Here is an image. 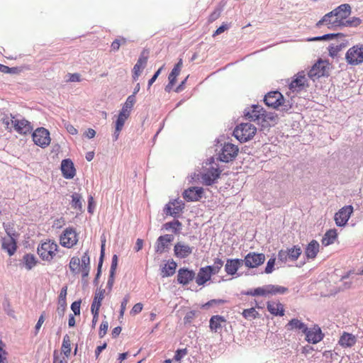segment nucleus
Listing matches in <instances>:
<instances>
[{"label": "nucleus", "instance_id": "45", "mask_svg": "<svg viewBox=\"0 0 363 363\" xmlns=\"http://www.w3.org/2000/svg\"><path fill=\"white\" fill-rule=\"evenodd\" d=\"M135 102V98L134 94L129 96L125 104H123L121 110L125 111L127 113L130 114L131 109Z\"/></svg>", "mask_w": 363, "mask_h": 363}, {"label": "nucleus", "instance_id": "28", "mask_svg": "<svg viewBox=\"0 0 363 363\" xmlns=\"http://www.w3.org/2000/svg\"><path fill=\"white\" fill-rule=\"evenodd\" d=\"M211 276L206 269L201 267L197 274H195V281L199 286L203 287L211 279Z\"/></svg>", "mask_w": 363, "mask_h": 363}, {"label": "nucleus", "instance_id": "24", "mask_svg": "<svg viewBox=\"0 0 363 363\" xmlns=\"http://www.w3.org/2000/svg\"><path fill=\"white\" fill-rule=\"evenodd\" d=\"M221 171L218 168L211 167L201 175L202 182L206 186L212 185L220 177Z\"/></svg>", "mask_w": 363, "mask_h": 363}, {"label": "nucleus", "instance_id": "57", "mask_svg": "<svg viewBox=\"0 0 363 363\" xmlns=\"http://www.w3.org/2000/svg\"><path fill=\"white\" fill-rule=\"evenodd\" d=\"M335 36H336V35H335V34H326L323 36L313 38L311 39V40H316L317 41V40H328V39H332V38H335Z\"/></svg>", "mask_w": 363, "mask_h": 363}, {"label": "nucleus", "instance_id": "9", "mask_svg": "<svg viewBox=\"0 0 363 363\" xmlns=\"http://www.w3.org/2000/svg\"><path fill=\"white\" fill-rule=\"evenodd\" d=\"M330 65L328 60H323L321 59L318 60L308 72V77L313 79L328 75L330 69Z\"/></svg>", "mask_w": 363, "mask_h": 363}, {"label": "nucleus", "instance_id": "25", "mask_svg": "<svg viewBox=\"0 0 363 363\" xmlns=\"http://www.w3.org/2000/svg\"><path fill=\"white\" fill-rule=\"evenodd\" d=\"M173 239V236L168 234L160 236L156 242L155 252L158 254L164 253L168 249L169 244Z\"/></svg>", "mask_w": 363, "mask_h": 363}, {"label": "nucleus", "instance_id": "50", "mask_svg": "<svg viewBox=\"0 0 363 363\" xmlns=\"http://www.w3.org/2000/svg\"><path fill=\"white\" fill-rule=\"evenodd\" d=\"M177 76L170 73L168 77L169 79V84L166 86L165 90L168 92H169L172 88V86L174 85L176 80H177Z\"/></svg>", "mask_w": 363, "mask_h": 363}, {"label": "nucleus", "instance_id": "32", "mask_svg": "<svg viewBox=\"0 0 363 363\" xmlns=\"http://www.w3.org/2000/svg\"><path fill=\"white\" fill-rule=\"evenodd\" d=\"M223 264L224 262L220 258L217 257L213 259V265H208L203 267V269H206L208 271L211 276L212 277L213 275L218 274L220 272L223 266Z\"/></svg>", "mask_w": 363, "mask_h": 363}, {"label": "nucleus", "instance_id": "22", "mask_svg": "<svg viewBox=\"0 0 363 363\" xmlns=\"http://www.w3.org/2000/svg\"><path fill=\"white\" fill-rule=\"evenodd\" d=\"M61 171L65 179H73L76 175V169L70 159L63 160L61 162Z\"/></svg>", "mask_w": 363, "mask_h": 363}, {"label": "nucleus", "instance_id": "17", "mask_svg": "<svg viewBox=\"0 0 363 363\" xmlns=\"http://www.w3.org/2000/svg\"><path fill=\"white\" fill-rule=\"evenodd\" d=\"M306 335V340L308 342L316 344L320 342L324 337L320 328L315 325L313 328H306V330L303 332Z\"/></svg>", "mask_w": 363, "mask_h": 363}, {"label": "nucleus", "instance_id": "3", "mask_svg": "<svg viewBox=\"0 0 363 363\" xmlns=\"http://www.w3.org/2000/svg\"><path fill=\"white\" fill-rule=\"evenodd\" d=\"M256 132L257 128L254 125L245 123L238 125L233 131V135L239 141L244 143L251 140Z\"/></svg>", "mask_w": 363, "mask_h": 363}, {"label": "nucleus", "instance_id": "6", "mask_svg": "<svg viewBox=\"0 0 363 363\" xmlns=\"http://www.w3.org/2000/svg\"><path fill=\"white\" fill-rule=\"evenodd\" d=\"M245 117L247 119L258 123L272 119V117L267 114L264 108L259 105L252 106L250 110L245 113Z\"/></svg>", "mask_w": 363, "mask_h": 363}, {"label": "nucleus", "instance_id": "58", "mask_svg": "<svg viewBox=\"0 0 363 363\" xmlns=\"http://www.w3.org/2000/svg\"><path fill=\"white\" fill-rule=\"evenodd\" d=\"M142 309H143V304L140 303H138L134 305V306L133 307V308L130 311V313L133 315L138 314L142 311Z\"/></svg>", "mask_w": 363, "mask_h": 363}, {"label": "nucleus", "instance_id": "55", "mask_svg": "<svg viewBox=\"0 0 363 363\" xmlns=\"http://www.w3.org/2000/svg\"><path fill=\"white\" fill-rule=\"evenodd\" d=\"M53 363H67L65 359V357H61L57 351L54 352L53 354Z\"/></svg>", "mask_w": 363, "mask_h": 363}, {"label": "nucleus", "instance_id": "2", "mask_svg": "<svg viewBox=\"0 0 363 363\" xmlns=\"http://www.w3.org/2000/svg\"><path fill=\"white\" fill-rule=\"evenodd\" d=\"M59 251V246L55 241L52 240H46L42 242L37 248V252L40 258L43 261L49 263L60 257Z\"/></svg>", "mask_w": 363, "mask_h": 363}, {"label": "nucleus", "instance_id": "33", "mask_svg": "<svg viewBox=\"0 0 363 363\" xmlns=\"http://www.w3.org/2000/svg\"><path fill=\"white\" fill-rule=\"evenodd\" d=\"M267 310L274 315L283 316L284 315L283 306L280 303L267 301Z\"/></svg>", "mask_w": 363, "mask_h": 363}, {"label": "nucleus", "instance_id": "8", "mask_svg": "<svg viewBox=\"0 0 363 363\" xmlns=\"http://www.w3.org/2000/svg\"><path fill=\"white\" fill-rule=\"evenodd\" d=\"M11 125L19 134L27 135L33 130V126L28 120L18 116L11 115Z\"/></svg>", "mask_w": 363, "mask_h": 363}, {"label": "nucleus", "instance_id": "53", "mask_svg": "<svg viewBox=\"0 0 363 363\" xmlns=\"http://www.w3.org/2000/svg\"><path fill=\"white\" fill-rule=\"evenodd\" d=\"M220 9H216L214 11H213L208 16V22L213 23V21L217 20L220 17Z\"/></svg>", "mask_w": 363, "mask_h": 363}, {"label": "nucleus", "instance_id": "42", "mask_svg": "<svg viewBox=\"0 0 363 363\" xmlns=\"http://www.w3.org/2000/svg\"><path fill=\"white\" fill-rule=\"evenodd\" d=\"M23 262L26 269H31L37 264L35 257L31 254H26V255H24Z\"/></svg>", "mask_w": 363, "mask_h": 363}, {"label": "nucleus", "instance_id": "59", "mask_svg": "<svg viewBox=\"0 0 363 363\" xmlns=\"http://www.w3.org/2000/svg\"><path fill=\"white\" fill-rule=\"evenodd\" d=\"M228 29V26L227 24H223L222 26H220L219 28H218L216 29V30L213 34V36L215 37L216 35H218Z\"/></svg>", "mask_w": 363, "mask_h": 363}, {"label": "nucleus", "instance_id": "63", "mask_svg": "<svg viewBox=\"0 0 363 363\" xmlns=\"http://www.w3.org/2000/svg\"><path fill=\"white\" fill-rule=\"evenodd\" d=\"M65 128L68 133L72 135H76L78 133L77 130L70 123L65 124Z\"/></svg>", "mask_w": 363, "mask_h": 363}, {"label": "nucleus", "instance_id": "15", "mask_svg": "<svg viewBox=\"0 0 363 363\" xmlns=\"http://www.w3.org/2000/svg\"><path fill=\"white\" fill-rule=\"evenodd\" d=\"M284 99L279 91L269 92L264 97V102L269 107L278 108L284 105Z\"/></svg>", "mask_w": 363, "mask_h": 363}, {"label": "nucleus", "instance_id": "34", "mask_svg": "<svg viewBox=\"0 0 363 363\" xmlns=\"http://www.w3.org/2000/svg\"><path fill=\"white\" fill-rule=\"evenodd\" d=\"M286 329L289 331L294 330H299L303 333L306 330V325L301 322L300 320L297 318H293L289 321V323L285 326Z\"/></svg>", "mask_w": 363, "mask_h": 363}, {"label": "nucleus", "instance_id": "38", "mask_svg": "<svg viewBox=\"0 0 363 363\" xmlns=\"http://www.w3.org/2000/svg\"><path fill=\"white\" fill-rule=\"evenodd\" d=\"M163 228L168 230L169 229L172 230V232L175 234L179 233L182 228V223L178 220H175L172 222H167L163 225Z\"/></svg>", "mask_w": 363, "mask_h": 363}, {"label": "nucleus", "instance_id": "35", "mask_svg": "<svg viewBox=\"0 0 363 363\" xmlns=\"http://www.w3.org/2000/svg\"><path fill=\"white\" fill-rule=\"evenodd\" d=\"M177 263L174 260L168 261L167 264L161 269V275L162 277H167L175 273Z\"/></svg>", "mask_w": 363, "mask_h": 363}, {"label": "nucleus", "instance_id": "5", "mask_svg": "<svg viewBox=\"0 0 363 363\" xmlns=\"http://www.w3.org/2000/svg\"><path fill=\"white\" fill-rule=\"evenodd\" d=\"M79 236L76 230L72 227L65 228L60 236V245L67 248H72L77 245Z\"/></svg>", "mask_w": 363, "mask_h": 363}, {"label": "nucleus", "instance_id": "51", "mask_svg": "<svg viewBox=\"0 0 363 363\" xmlns=\"http://www.w3.org/2000/svg\"><path fill=\"white\" fill-rule=\"evenodd\" d=\"M108 328V323L106 320H103L99 332V335L101 338H102L107 333Z\"/></svg>", "mask_w": 363, "mask_h": 363}, {"label": "nucleus", "instance_id": "52", "mask_svg": "<svg viewBox=\"0 0 363 363\" xmlns=\"http://www.w3.org/2000/svg\"><path fill=\"white\" fill-rule=\"evenodd\" d=\"M183 65V61L182 59L180 58L178 61V62L174 65V68L172 69V72L170 73L178 76L180 74L182 67Z\"/></svg>", "mask_w": 363, "mask_h": 363}, {"label": "nucleus", "instance_id": "21", "mask_svg": "<svg viewBox=\"0 0 363 363\" xmlns=\"http://www.w3.org/2000/svg\"><path fill=\"white\" fill-rule=\"evenodd\" d=\"M242 264L243 261L241 259H228L224 266L225 272L227 275L234 277Z\"/></svg>", "mask_w": 363, "mask_h": 363}, {"label": "nucleus", "instance_id": "1", "mask_svg": "<svg viewBox=\"0 0 363 363\" xmlns=\"http://www.w3.org/2000/svg\"><path fill=\"white\" fill-rule=\"evenodd\" d=\"M351 14V7L347 4H341L332 11L326 13L317 23L316 26L320 28L326 26L330 29L341 26H348L352 24L357 26L361 22L359 18H354L352 21L348 19Z\"/></svg>", "mask_w": 363, "mask_h": 363}, {"label": "nucleus", "instance_id": "44", "mask_svg": "<svg viewBox=\"0 0 363 363\" xmlns=\"http://www.w3.org/2000/svg\"><path fill=\"white\" fill-rule=\"evenodd\" d=\"M104 296H94L91 306V312L99 313V309Z\"/></svg>", "mask_w": 363, "mask_h": 363}, {"label": "nucleus", "instance_id": "4", "mask_svg": "<svg viewBox=\"0 0 363 363\" xmlns=\"http://www.w3.org/2000/svg\"><path fill=\"white\" fill-rule=\"evenodd\" d=\"M347 65L357 66L363 63V44H357L350 48L345 53Z\"/></svg>", "mask_w": 363, "mask_h": 363}, {"label": "nucleus", "instance_id": "14", "mask_svg": "<svg viewBox=\"0 0 363 363\" xmlns=\"http://www.w3.org/2000/svg\"><path fill=\"white\" fill-rule=\"evenodd\" d=\"M184 203L179 199L171 200L164 208V212L167 216L177 217L184 210Z\"/></svg>", "mask_w": 363, "mask_h": 363}, {"label": "nucleus", "instance_id": "43", "mask_svg": "<svg viewBox=\"0 0 363 363\" xmlns=\"http://www.w3.org/2000/svg\"><path fill=\"white\" fill-rule=\"evenodd\" d=\"M225 302L223 299H212L205 304L202 305L201 308L204 309H208L210 308H219L221 305H223Z\"/></svg>", "mask_w": 363, "mask_h": 363}, {"label": "nucleus", "instance_id": "23", "mask_svg": "<svg viewBox=\"0 0 363 363\" xmlns=\"http://www.w3.org/2000/svg\"><path fill=\"white\" fill-rule=\"evenodd\" d=\"M147 59H148L147 52H145V51H143L140 54L136 64L133 67V79L134 81H136L138 79L143 69L145 68V67L147 64Z\"/></svg>", "mask_w": 363, "mask_h": 363}, {"label": "nucleus", "instance_id": "48", "mask_svg": "<svg viewBox=\"0 0 363 363\" xmlns=\"http://www.w3.org/2000/svg\"><path fill=\"white\" fill-rule=\"evenodd\" d=\"M196 315V311H190L187 312L184 318V325H190L195 318Z\"/></svg>", "mask_w": 363, "mask_h": 363}, {"label": "nucleus", "instance_id": "36", "mask_svg": "<svg viewBox=\"0 0 363 363\" xmlns=\"http://www.w3.org/2000/svg\"><path fill=\"white\" fill-rule=\"evenodd\" d=\"M337 238V233L335 229L328 230L322 239V244L325 246L330 245L335 242Z\"/></svg>", "mask_w": 363, "mask_h": 363}, {"label": "nucleus", "instance_id": "27", "mask_svg": "<svg viewBox=\"0 0 363 363\" xmlns=\"http://www.w3.org/2000/svg\"><path fill=\"white\" fill-rule=\"evenodd\" d=\"M227 323L225 317L219 315H213L209 320V328L214 333H219Z\"/></svg>", "mask_w": 363, "mask_h": 363}, {"label": "nucleus", "instance_id": "62", "mask_svg": "<svg viewBox=\"0 0 363 363\" xmlns=\"http://www.w3.org/2000/svg\"><path fill=\"white\" fill-rule=\"evenodd\" d=\"M162 67H160L155 73V74L152 76V77L149 80L148 82V87L150 88L152 84L155 82V80L157 79V78L158 77L159 74H160L161 72V70H162Z\"/></svg>", "mask_w": 363, "mask_h": 363}, {"label": "nucleus", "instance_id": "60", "mask_svg": "<svg viewBox=\"0 0 363 363\" xmlns=\"http://www.w3.org/2000/svg\"><path fill=\"white\" fill-rule=\"evenodd\" d=\"M44 316L43 315H41L39 318H38V320L35 326V335H37L40 327L42 326L43 323H44Z\"/></svg>", "mask_w": 363, "mask_h": 363}, {"label": "nucleus", "instance_id": "56", "mask_svg": "<svg viewBox=\"0 0 363 363\" xmlns=\"http://www.w3.org/2000/svg\"><path fill=\"white\" fill-rule=\"evenodd\" d=\"M80 261L82 262V267L84 269L89 264V256L87 252L83 255Z\"/></svg>", "mask_w": 363, "mask_h": 363}, {"label": "nucleus", "instance_id": "41", "mask_svg": "<svg viewBox=\"0 0 363 363\" xmlns=\"http://www.w3.org/2000/svg\"><path fill=\"white\" fill-rule=\"evenodd\" d=\"M72 207L74 209L82 210V197L78 193H74L72 195Z\"/></svg>", "mask_w": 363, "mask_h": 363}, {"label": "nucleus", "instance_id": "49", "mask_svg": "<svg viewBox=\"0 0 363 363\" xmlns=\"http://www.w3.org/2000/svg\"><path fill=\"white\" fill-rule=\"evenodd\" d=\"M187 353L188 350L186 348L178 349L175 352L174 359L177 362H180L182 359H183L187 354Z\"/></svg>", "mask_w": 363, "mask_h": 363}, {"label": "nucleus", "instance_id": "31", "mask_svg": "<svg viewBox=\"0 0 363 363\" xmlns=\"http://www.w3.org/2000/svg\"><path fill=\"white\" fill-rule=\"evenodd\" d=\"M2 247L10 256L13 255L16 250V242L12 237L7 236L2 239Z\"/></svg>", "mask_w": 363, "mask_h": 363}, {"label": "nucleus", "instance_id": "30", "mask_svg": "<svg viewBox=\"0 0 363 363\" xmlns=\"http://www.w3.org/2000/svg\"><path fill=\"white\" fill-rule=\"evenodd\" d=\"M320 245L315 240H311L305 249V255L308 259H313L319 252Z\"/></svg>", "mask_w": 363, "mask_h": 363}, {"label": "nucleus", "instance_id": "47", "mask_svg": "<svg viewBox=\"0 0 363 363\" xmlns=\"http://www.w3.org/2000/svg\"><path fill=\"white\" fill-rule=\"evenodd\" d=\"M275 263L276 258L274 257H271L267 262V265L264 269V273L267 274L272 273L274 270Z\"/></svg>", "mask_w": 363, "mask_h": 363}, {"label": "nucleus", "instance_id": "7", "mask_svg": "<svg viewBox=\"0 0 363 363\" xmlns=\"http://www.w3.org/2000/svg\"><path fill=\"white\" fill-rule=\"evenodd\" d=\"M288 292V289L279 285H267L263 287H259L254 291L247 292L246 295H276L283 294Z\"/></svg>", "mask_w": 363, "mask_h": 363}, {"label": "nucleus", "instance_id": "19", "mask_svg": "<svg viewBox=\"0 0 363 363\" xmlns=\"http://www.w3.org/2000/svg\"><path fill=\"white\" fill-rule=\"evenodd\" d=\"M307 85V79L303 72H298L289 84V89L294 92H299Z\"/></svg>", "mask_w": 363, "mask_h": 363}, {"label": "nucleus", "instance_id": "54", "mask_svg": "<svg viewBox=\"0 0 363 363\" xmlns=\"http://www.w3.org/2000/svg\"><path fill=\"white\" fill-rule=\"evenodd\" d=\"M80 304L81 301H75L71 305V309L76 315L80 313Z\"/></svg>", "mask_w": 363, "mask_h": 363}, {"label": "nucleus", "instance_id": "20", "mask_svg": "<svg viewBox=\"0 0 363 363\" xmlns=\"http://www.w3.org/2000/svg\"><path fill=\"white\" fill-rule=\"evenodd\" d=\"M194 247L183 242H178L174 247V255L180 259L189 257L193 252Z\"/></svg>", "mask_w": 363, "mask_h": 363}, {"label": "nucleus", "instance_id": "13", "mask_svg": "<svg viewBox=\"0 0 363 363\" xmlns=\"http://www.w3.org/2000/svg\"><path fill=\"white\" fill-rule=\"evenodd\" d=\"M238 147L233 143H226L223 145L219 154V159L222 162H228L233 161L238 154Z\"/></svg>", "mask_w": 363, "mask_h": 363}, {"label": "nucleus", "instance_id": "61", "mask_svg": "<svg viewBox=\"0 0 363 363\" xmlns=\"http://www.w3.org/2000/svg\"><path fill=\"white\" fill-rule=\"evenodd\" d=\"M6 354V352L3 349V343L1 340H0V363H4Z\"/></svg>", "mask_w": 363, "mask_h": 363}, {"label": "nucleus", "instance_id": "64", "mask_svg": "<svg viewBox=\"0 0 363 363\" xmlns=\"http://www.w3.org/2000/svg\"><path fill=\"white\" fill-rule=\"evenodd\" d=\"M68 81L69 82H80L81 81L80 75L77 73L69 74Z\"/></svg>", "mask_w": 363, "mask_h": 363}, {"label": "nucleus", "instance_id": "11", "mask_svg": "<svg viewBox=\"0 0 363 363\" xmlns=\"http://www.w3.org/2000/svg\"><path fill=\"white\" fill-rule=\"evenodd\" d=\"M265 255L263 253L250 252L245 256L243 264L247 268H257L265 261Z\"/></svg>", "mask_w": 363, "mask_h": 363}, {"label": "nucleus", "instance_id": "40", "mask_svg": "<svg viewBox=\"0 0 363 363\" xmlns=\"http://www.w3.org/2000/svg\"><path fill=\"white\" fill-rule=\"evenodd\" d=\"M62 352L68 357L71 353V344H70V338L68 335H65L63 337V341L62 344Z\"/></svg>", "mask_w": 363, "mask_h": 363}, {"label": "nucleus", "instance_id": "18", "mask_svg": "<svg viewBox=\"0 0 363 363\" xmlns=\"http://www.w3.org/2000/svg\"><path fill=\"white\" fill-rule=\"evenodd\" d=\"M203 194V189L202 187L194 186L184 190L182 196L186 201H197L202 198Z\"/></svg>", "mask_w": 363, "mask_h": 363}, {"label": "nucleus", "instance_id": "10", "mask_svg": "<svg viewBox=\"0 0 363 363\" xmlns=\"http://www.w3.org/2000/svg\"><path fill=\"white\" fill-rule=\"evenodd\" d=\"M302 253L300 246L294 245L286 250H281L278 252V259L282 262L287 261H296Z\"/></svg>", "mask_w": 363, "mask_h": 363}, {"label": "nucleus", "instance_id": "46", "mask_svg": "<svg viewBox=\"0 0 363 363\" xmlns=\"http://www.w3.org/2000/svg\"><path fill=\"white\" fill-rule=\"evenodd\" d=\"M242 315L245 319H255L259 316V313L255 308L245 309Z\"/></svg>", "mask_w": 363, "mask_h": 363}, {"label": "nucleus", "instance_id": "29", "mask_svg": "<svg viewBox=\"0 0 363 363\" xmlns=\"http://www.w3.org/2000/svg\"><path fill=\"white\" fill-rule=\"evenodd\" d=\"M357 342L356 337L349 333L343 332L338 341L339 345L344 347H352Z\"/></svg>", "mask_w": 363, "mask_h": 363}, {"label": "nucleus", "instance_id": "16", "mask_svg": "<svg viewBox=\"0 0 363 363\" xmlns=\"http://www.w3.org/2000/svg\"><path fill=\"white\" fill-rule=\"evenodd\" d=\"M353 212V208L352 206H345L339 210L335 214V221L337 226H345L349 218H350L351 214Z\"/></svg>", "mask_w": 363, "mask_h": 363}, {"label": "nucleus", "instance_id": "26", "mask_svg": "<svg viewBox=\"0 0 363 363\" xmlns=\"http://www.w3.org/2000/svg\"><path fill=\"white\" fill-rule=\"evenodd\" d=\"M177 277L179 284L186 285L195 279V272L187 268H181L178 270Z\"/></svg>", "mask_w": 363, "mask_h": 363}, {"label": "nucleus", "instance_id": "37", "mask_svg": "<svg viewBox=\"0 0 363 363\" xmlns=\"http://www.w3.org/2000/svg\"><path fill=\"white\" fill-rule=\"evenodd\" d=\"M130 114L125 111H120L115 125L116 129H117L118 131H121L125 121L130 117Z\"/></svg>", "mask_w": 363, "mask_h": 363}, {"label": "nucleus", "instance_id": "39", "mask_svg": "<svg viewBox=\"0 0 363 363\" xmlns=\"http://www.w3.org/2000/svg\"><path fill=\"white\" fill-rule=\"evenodd\" d=\"M80 262V259L77 257H73L71 258L69 267L72 273L77 274L79 272L82 267Z\"/></svg>", "mask_w": 363, "mask_h": 363}, {"label": "nucleus", "instance_id": "12", "mask_svg": "<svg viewBox=\"0 0 363 363\" xmlns=\"http://www.w3.org/2000/svg\"><path fill=\"white\" fill-rule=\"evenodd\" d=\"M32 137L34 143L43 148L48 146L51 141L50 133L45 128H37L33 132Z\"/></svg>", "mask_w": 363, "mask_h": 363}]
</instances>
